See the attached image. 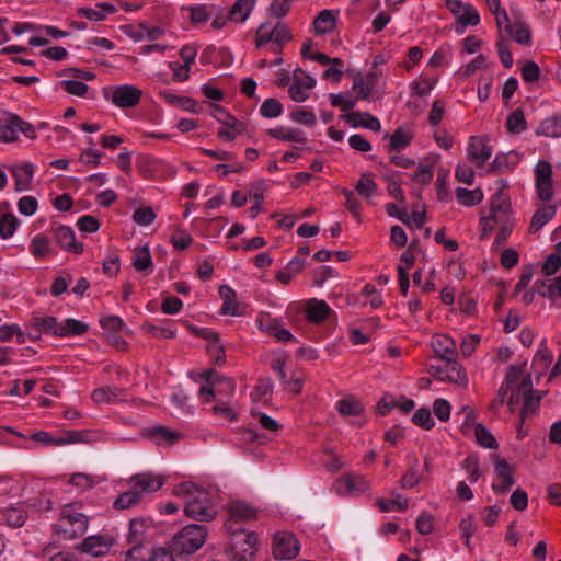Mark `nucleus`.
Wrapping results in <instances>:
<instances>
[{
    "mask_svg": "<svg viewBox=\"0 0 561 561\" xmlns=\"http://www.w3.org/2000/svg\"><path fill=\"white\" fill-rule=\"evenodd\" d=\"M506 127L511 134L515 135H519L525 131L527 128V122L524 113L520 110L513 111L507 117Z\"/></svg>",
    "mask_w": 561,
    "mask_h": 561,
    "instance_id": "49",
    "label": "nucleus"
},
{
    "mask_svg": "<svg viewBox=\"0 0 561 561\" xmlns=\"http://www.w3.org/2000/svg\"><path fill=\"white\" fill-rule=\"evenodd\" d=\"M435 161L431 158L423 159L412 179L421 184H428L433 179Z\"/></svg>",
    "mask_w": 561,
    "mask_h": 561,
    "instance_id": "46",
    "label": "nucleus"
},
{
    "mask_svg": "<svg viewBox=\"0 0 561 561\" xmlns=\"http://www.w3.org/2000/svg\"><path fill=\"white\" fill-rule=\"evenodd\" d=\"M56 242L64 250L70 251L75 254L83 252V244L76 240L75 231L67 226H59L54 230Z\"/></svg>",
    "mask_w": 561,
    "mask_h": 561,
    "instance_id": "23",
    "label": "nucleus"
},
{
    "mask_svg": "<svg viewBox=\"0 0 561 561\" xmlns=\"http://www.w3.org/2000/svg\"><path fill=\"white\" fill-rule=\"evenodd\" d=\"M536 135L560 138L561 137V115L554 114L543 119L535 130Z\"/></svg>",
    "mask_w": 561,
    "mask_h": 561,
    "instance_id": "33",
    "label": "nucleus"
},
{
    "mask_svg": "<svg viewBox=\"0 0 561 561\" xmlns=\"http://www.w3.org/2000/svg\"><path fill=\"white\" fill-rule=\"evenodd\" d=\"M256 0H237L228 12V19L234 23H243L250 16Z\"/></svg>",
    "mask_w": 561,
    "mask_h": 561,
    "instance_id": "31",
    "label": "nucleus"
},
{
    "mask_svg": "<svg viewBox=\"0 0 561 561\" xmlns=\"http://www.w3.org/2000/svg\"><path fill=\"white\" fill-rule=\"evenodd\" d=\"M458 203L466 207H472L483 201V192L481 188L467 190L465 187H457L455 191Z\"/></svg>",
    "mask_w": 561,
    "mask_h": 561,
    "instance_id": "38",
    "label": "nucleus"
},
{
    "mask_svg": "<svg viewBox=\"0 0 561 561\" xmlns=\"http://www.w3.org/2000/svg\"><path fill=\"white\" fill-rule=\"evenodd\" d=\"M377 82V75L368 72L365 76H358L353 83V91L356 93V100H368L374 92Z\"/></svg>",
    "mask_w": 561,
    "mask_h": 561,
    "instance_id": "27",
    "label": "nucleus"
},
{
    "mask_svg": "<svg viewBox=\"0 0 561 561\" xmlns=\"http://www.w3.org/2000/svg\"><path fill=\"white\" fill-rule=\"evenodd\" d=\"M28 510L25 502H19L16 505L8 507L4 511L7 523L11 527H22L26 520Z\"/></svg>",
    "mask_w": 561,
    "mask_h": 561,
    "instance_id": "34",
    "label": "nucleus"
},
{
    "mask_svg": "<svg viewBox=\"0 0 561 561\" xmlns=\"http://www.w3.org/2000/svg\"><path fill=\"white\" fill-rule=\"evenodd\" d=\"M493 148L484 136H471L467 146V156L478 168L482 167L492 156Z\"/></svg>",
    "mask_w": 561,
    "mask_h": 561,
    "instance_id": "13",
    "label": "nucleus"
},
{
    "mask_svg": "<svg viewBox=\"0 0 561 561\" xmlns=\"http://www.w3.org/2000/svg\"><path fill=\"white\" fill-rule=\"evenodd\" d=\"M396 209V204H388L387 205V213L392 216L397 217L399 220H401L403 224L408 225L411 228L414 229H421L424 226L425 222V211L413 209L411 216L408 214L407 210H403L400 215H396L391 209Z\"/></svg>",
    "mask_w": 561,
    "mask_h": 561,
    "instance_id": "30",
    "label": "nucleus"
},
{
    "mask_svg": "<svg viewBox=\"0 0 561 561\" xmlns=\"http://www.w3.org/2000/svg\"><path fill=\"white\" fill-rule=\"evenodd\" d=\"M533 385L529 376H523V373L519 375L515 385H512V388L508 389L507 394V405L512 412L515 411L517 405L524 401V399L531 391Z\"/></svg>",
    "mask_w": 561,
    "mask_h": 561,
    "instance_id": "20",
    "label": "nucleus"
},
{
    "mask_svg": "<svg viewBox=\"0 0 561 561\" xmlns=\"http://www.w3.org/2000/svg\"><path fill=\"white\" fill-rule=\"evenodd\" d=\"M147 522L144 518H133L129 522L127 542L129 545L144 543L146 539Z\"/></svg>",
    "mask_w": 561,
    "mask_h": 561,
    "instance_id": "35",
    "label": "nucleus"
},
{
    "mask_svg": "<svg viewBox=\"0 0 561 561\" xmlns=\"http://www.w3.org/2000/svg\"><path fill=\"white\" fill-rule=\"evenodd\" d=\"M37 208L38 202L34 196H23L18 201V210L26 217L34 215Z\"/></svg>",
    "mask_w": 561,
    "mask_h": 561,
    "instance_id": "63",
    "label": "nucleus"
},
{
    "mask_svg": "<svg viewBox=\"0 0 561 561\" xmlns=\"http://www.w3.org/2000/svg\"><path fill=\"white\" fill-rule=\"evenodd\" d=\"M229 519L226 523L228 531L239 528L238 523L254 519L256 517V510L244 502H231L228 507Z\"/></svg>",
    "mask_w": 561,
    "mask_h": 561,
    "instance_id": "18",
    "label": "nucleus"
},
{
    "mask_svg": "<svg viewBox=\"0 0 561 561\" xmlns=\"http://www.w3.org/2000/svg\"><path fill=\"white\" fill-rule=\"evenodd\" d=\"M459 530L461 533V538L465 540L466 547L471 549L470 540L476 531L474 518L472 514H469L467 517L460 520Z\"/></svg>",
    "mask_w": 561,
    "mask_h": 561,
    "instance_id": "57",
    "label": "nucleus"
},
{
    "mask_svg": "<svg viewBox=\"0 0 561 561\" xmlns=\"http://www.w3.org/2000/svg\"><path fill=\"white\" fill-rule=\"evenodd\" d=\"M336 23V18L330 10H322L313 21V27L317 34L331 33Z\"/></svg>",
    "mask_w": 561,
    "mask_h": 561,
    "instance_id": "41",
    "label": "nucleus"
},
{
    "mask_svg": "<svg viewBox=\"0 0 561 561\" xmlns=\"http://www.w3.org/2000/svg\"><path fill=\"white\" fill-rule=\"evenodd\" d=\"M88 325L73 318L66 319L62 323H59L58 336L67 337L71 335H82L87 332Z\"/></svg>",
    "mask_w": 561,
    "mask_h": 561,
    "instance_id": "43",
    "label": "nucleus"
},
{
    "mask_svg": "<svg viewBox=\"0 0 561 561\" xmlns=\"http://www.w3.org/2000/svg\"><path fill=\"white\" fill-rule=\"evenodd\" d=\"M130 546L125 554V561H149L150 550L144 548L142 543Z\"/></svg>",
    "mask_w": 561,
    "mask_h": 561,
    "instance_id": "64",
    "label": "nucleus"
},
{
    "mask_svg": "<svg viewBox=\"0 0 561 561\" xmlns=\"http://www.w3.org/2000/svg\"><path fill=\"white\" fill-rule=\"evenodd\" d=\"M522 374V368L517 366H511L506 373L505 381L501 385L497 397L493 400L491 407L492 409H496L502 405L505 401L507 402L508 389L512 388V385H515L519 375Z\"/></svg>",
    "mask_w": 561,
    "mask_h": 561,
    "instance_id": "29",
    "label": "nucleus"
},
{
    "mask_svg": "<svg viewBox=\"0 0 561 561\" xmlns=\"http://www.w3.org/2000/svg\"><path fill=\"white\" fill-rule=\"evenodd\" d=\"M518 159L513 151L508 153H499L491 163V171L495 173H504L515 168Z\"/></svg>",
    "mask_w": 561,
    "mask_h": 561,
    "instance_id": "42",
    "label": "nucleus"
},
{
    "mask_svg": "<svg viewBox=\"0 0 561 561\" xmlns=\"http://www.w3.org/2000/svg\"><path fill=\"white\" fill-rule=\"evenodd\" d=\"M337 410L342 415H359L363 412L362 404L354 399H343L337 403Z\"/></svg>",
    "mask_w": 561,
    "mask_h": 561,
    "instance_id": "61",
    "label": "nucleus"
},
{
    "mask_svg": "<svg viewBox=\"0 0 561 561\" xmlns=\"http://www.w3.org/2000/svg\"><path fill=\"white\" fill-rule=\"evenodd\" d=\"M21 221L13 213H0V238L3 240L13 237Z\"/></svg>",
    "mask_w": 561,
    "mask_h": 561,
    "instance_id": "39",
    "label": "nucleus"
},
{
    "mask_svg": "<svg viewBox=\"0 0 561 561\" xmlns=\"http://www.w3.org/2000/svg\"><path fill=\"white\" fill-rule=\"evenodd\" d=\"M412 422L425 430H431L435 425L431 415V411L427 408H421L416 410L412 416Z\"/></svg>",
    "mask_w": 561,
    "mask_h": 561,
    "instance_id": "62",
    "label": "nucleus"
},
{
    "mask_svg": "<svg viewBox=\"0 0 561 561\" xmlns=\"http://www.w3.org/2000/svg\"><path fill=\"white\" fill-rule=\"evenodd\" d=\"M146 435L158 446H171L182 437L181 433L162 425L148 428Z\"/></svg>",
    "mask_w": 561,
    "mask_h": 561,
    "instance_id": "24",
    "label": "nucleus"
},
{
    "mask_svg": "<svg viewBox=\"0 0 561 561\" xmlns=\"http://www.w3.org/2000/svg\"><path fill=\"white\" fill-rule=\"evenodd\" d=\"M144 497L130 486L129 490L121 493L113 502L115 510H129L138 506L142 502Z\"/></svg>",
    "mask_w": 561,
    "mask_h": 561,
    "instance_id": "36",
    "label": "nucleus"
},
{
    "mask_svg": "<svg viewBox=\"0 0 561 561\" xmlns=\"http://www.w3.org/2000/svg\"><path fill=\"white\" fill-rule=\"evenodd\" d=\"M410 466L405 474L400 480L403 489H412L417 485L421 481L419 473V459L415 456L410 457Z\"/></svg>",
    "mask_w": 561,
    "mask_h": 561,
    "instance_id": "45",
    "label": "nucleus"
},
{
    "mask_svg": "<svg viewBox=\"0 0 561 561\" xmlns=\"http://www.w3.org/2000/svg\"><path fill=\"white\" fill-rule=\"evenodd\" d=\"M462 468L467 472L469 480L476 483L480 478L479 458L477 455H469L462 461Z\"/></svg>",
    "mask_w": 561,
    "mask_h": 561,
    "instance_id": "56",
    "label": "nucleus"
},
{
    "mask_svg": "<svg viewBox=\"0 0 561 561\" xmlns=\"http://www.w3.org/2000/svg\"><path fill=\"white\" fill-rule=\"evenodd\" d=\"M481 239H486L495 225L499 227H514L515 219L512 213L510 198L502 192H496L490 199L489 214L481 215Z\"/></svg>",
    "mask_w": 561,
    "mask_h": 561,
    "instance_id": "2",
    "label": "nucleus"
},
{
    "mask_svg": "<svg viewBox=\"0 0 561 561\" xmlns=\"http://www.w3.org/2000/svg\"><path fill=\"white\" fill-rule=\"evenodd\" d=\"M12 176L14 178V185L16 192H24L31 190L33 178L35 174V165L31 162H23L10 168Z\"/></svg>",
    "mask_w": 561,
    "mask_h": 561,
    "instance_id": "19",
    "label": "nucleus"
},
{
    "mask_svg": "<svg viewBox=\"0 0 561 561\" xmlns=\"http://www.w3.org/2000/svg\"><path fill=\"white\" fill-rule=\"evenodd\" d=\"M126 389L116 386H104L95 389L91 398L95 403H116L123 399Z\"/></svg>",
    "mask_w": 561,
    "mask_h": 561,
    "instance_id": "26",
    "label": "nucleus"
},
{
    "mask_svg": "<svg viewBox=\"0 0 561 561\" xmlns=\"http://www.w3.org/2000/svg\"><path fill=\"white\" fill-rule=\"evenodd\" d=\"M19 133L30 139L36 138V131L32 124L23 121L16 114L8 113L7 118L0 123V140L13 142L18 139Z\"/></svg>",
    "mask_w": 561,
    "mask_h": 561,
    "instance_id": "7",
    "label": "nucleus"
},
{
    "mask_svg": "<svg viewBox=\"0 0 561 561\" xmlns=\"http://www.w3.org/2000/svg\"><path fill=\"white\" fill-rule=\"evenodd\" d=\"M256 322L262 332L273 335L280 342L287 343L296 341L295 336L284 327L279 319L272 318L270 314H261Z\"/></svg>",
    "mask_w": 561,
    "mask_h": 561,
    "instance_id": "14",
    "label": "nucleus"
},
{
    "mask_svg": "<svg viewBox=\"0 0 561 561\" xmlns=\"http://www.w3.org/2000/svg\"><path fill=\"white\" fill-rule=\"evenodd\" d=\"M229 533L231 534V556L233 561H252L257 550L256 534L242 528H236V530Z\"/></svg>",
    "mask_w": 561,
    "mask_h": 561,
    "instance_id": "6",
    "label": "nucleus"
},
{
    "mask_svg": "<svg viewBox=\"0 0 561 561\" xmlns=\"http://www.w3.org/2000/svg\"><path fill=\"white\" fill-rule=\"evenodd\" d=\"M493 458L496 478L500 481L493 482L492 489L494 492L503 494L506 493L515 483L513 469L505 459L500 458L497 455H494Z\"/></svg>",
    "mask_w": 561,
    "mask_h": 561,
    "instance_id": "16",
    "label": "nucleus"
},
{
    "mask_svg": "<svg viewBox=\"0 0 561 561\" xmlns=\"http://www.w3.org/2000/svg\"><path fill=\"white\" fill-rule=\"evenodd\" d=\"M290 119L296 124H301L307 127L314 126L317 122L316 114L306 110L305 107H297L295 111H293L290 113Z\"/></svg>",
    "mask_w": 561,
    "mask_h": 561,
    "instance_id": "54",
    "label": "nucleus"
},
{
    "mask_svg": "<svg viewBox=\"0 0 561 561\" xmlns=\"http://www.w3.org/2000/svg\"><path fill=\"white\" fill-rule=\"evenodd\" d=\"M188 12L190 21L193 24H205L213 15L215 8H208L206 4H193L184 8Z\"/></svg>",
    "mask_w": 561,
    "mask_h": 561,
    "instance_id": "40",
    "label": "nucleus"
},
{
    "mask_svg": "<svg viewBox=\"0 0 561 561\" xmlns=\"http://www.w3.org/2000/svg\"><path fill=\"white\" fill-rule=\"evenodd\" d=\"M128 484L144 497L146 494L154 493L160 490L164 484V479L158 473L140 472L131 476L128 480Z\"/></svg>",
    "mask_w": 561,
    "mask_h": 561,
    "instance_id": "12",
    "label": "nucleus"
},
{
    "mask_svg": "<svg viewBox=\"0 0 561 561\" xmlns=\"http://www.w3.org/2000/svg\"><path fill=\"white\" fill-rule=\"evenodd\" d=\"M536 190L539 198L548 202L552 198V167L546 160H540L535 167Z\"/></svg>",
    "mask_w": 561,
    "mask_h": 561,
    "instance_id": "11",
    "label": "nucleus"
},
{
    "mask_svg": "<svg viewBox=\"0 0 561 561\" xmlns=\"http://www.w3.org/2000/svg\"><path fill=\"white\" fill-rule=\"evenodd\" d=\"M113 538L110 536L95 535L83 539L77 549L93 557L106 554L113 546Z\"/></svg>",
    "mask_w": 561,
    "mask_h": 561,
    "instance_id": "17",
    "label": "nucleus"
},
{
    "mask_svg": "<svg viewBox=\"0 0 561 561\" xmlns=\"http://www.w3.org/2000/svg\"><path fill=\"white\" fill-rule=\"evenodd\" d=\"M316 87V79L306 76L299 78L296 73L294 75L293 83L288 88V94L290 99L297 103H302L309 99L311 90Z\"/></svg>",
    "mask_w": 561,
    "mask_h": 561,
    "instance_id": "21",
    "label": "nucleus"
},
{
    "mask_svg": "<svg viewBox=\"0 0 561 561\" xmlns=\"http://www.w3.org/2000/svg\"><path fill=\"white\" fill-rule=\"evenodd\" d=\"M157 215L151 207H139L133 214V220L139 226L151 225Z\"/></svg>",
    "mask_w": 561,
    "mask_h": 561,
    "instance_id": "60",
    "label": "nucleus"
},
{
    "mask_svg": "<svg viewBox=\"0 0 561 561\" xmlns=\"http://www.w3.org/2000/svg\"><path fill=\"white\" fill-rule=\"evenodd\" d=\"M300 550L299 540L290 533L282 531L274 536L273 556L276 559L289 560L295 558Z\"/></svg>",
    "mask_w": 561,
    "mask_h": 561,
    "instance_id": "9",
    "label": "nucleus"
},
{
    "mask_svg": "<svg viewBox=\"0 0 561 561\" xmlns=\"http://www.w3.org/2000/svg\"><path fill=\"white\" fill-rule=\"evenodd\" d=\"M291 39V31L283 20L270 19L263 22L257 27L255 34L256 47H262L267 43H272L274 51H280L283 46Z\"/></svg>",
    "mask_w": 561,
    "mask_h": 561,
    "instance_id": "4",
    "label": "nucleus"
},
{
    "mask_svg": "<svg viewBox=\"0 0 561 561\" xmlns=\"http://www.w3.org/2000/svg\"><path fill=\"white\" fill-rule=\"evenodd\" d=\"M28 328L36 333V339H41L42 333L58 336L59 332V323L51 316L32 318Z\"/></svg>",
    "mask_w": 561,
    "mask_h": 561,
    "instance_id": "25",
    "label": "nucleus"
},
{
    "mask_svg": "<svg viewBox=\"0 0 561 561\" xmlns=\"http://www.w3.org/2000/svg\"><path fill=\"white\" fill-rule=\"evenodd\" d=\"M444 362V366L432 367L435 369L434 376L442 381H448L460 387H467L468 377L462 366L455 358H448Z\"/></svg>",
    "mask_w": 561,
    "mask_h": 561,
    "instance_id": "10",
    "label": "nucleus"
},
{
    "mask_svg": "<svg viewBox=\"0 0 561 561\" xmlns=\"http://www.w3.org/2000/svg\"><path fill=\"white\" fill-rule=\"evenodd\" d=\"M28 249L35 259L46 257L54 252L50 239L44 233L35 234L30 241Z\"/></svg>",
    "mask_w": 561,
    "mask_h": 561,
    "instance_id": "32",
    "label": "nucleus"
},
{
    "mask_svg": "<svg viewBox=\"0 0 561 561\" xmlns=\"http://www.w3.org/2000/svg\"><path fill=\"white\" fill-rule=\"evenodd\" d=\"M331 312V307L322 299L312 298L306 302L305 317L310 323H322Z\"/></svg>",
    "mask_w": 561,
    "mask_h": 561,
    "instance_id": "22",
    "label": "nucleus"
},
{
    "mask_svg": "<svg viewBox=\"0 0 561 561\" xmlns=\"http://www.w3.org/2000/svg\"><path fill=\"white\" fill-rule=\"evenodd\" d=\"M330 102L332 106L340 108L342 112L346 114L355 107L357 100L350 99L343 93H331Z\"/></svg>",
    "mask_w": 561,
    "mask_h": 561,
    "instance_id": "58",
    "label": "nucleus"
},
{
    "mask_svg": "<svg viewBox=\"0 0 561 561\" xmlns=\"http://www.w3.org/2000/svg\"><path fill=\"white\" fill-rule=\"evenodd\" d=\"M376 190L377 184L368 174H363L355 186V191L365 198H370Z\"/></svg>",
    "mask_w": 561,
    "mask_h": 561,
    "instance_id": "55",
    "label": "nucleus"
},
{
    "mask_svg": "<svg viewBox=\"0 0 561 561\" xmlns=\"http://www.w3.org/2000/svg\"><path fill=\"white\" fill-rule=\"evenodd\" d=\"M266 134L275 139L294 144H306L307 141L305 131L299 128H286L284 126H277L275 128L267 129Z\"/></svg>",
    "mask_w": 561,
    "mask_h": 561,
    "instance_id": "28",
    "label": "nucleus"
},
{
    "mask_svg": "<svg viewBox=\"0 0 561 561\" xmlns=\"http://www.w3.org/2000/svg\"><path fill=\"white\" fill-rule=\"evenodd\" d=\"M474 436L477 443L484 447L490 449L497 448V443L493 436V434L481 423L476 424L474 426Z\"/></svg>",
    "mask_w": 561,
    "mask_h": 561,
    "instance_id": "50",
    "label": "nucleus"
},
{
    "mask_svg": "<svg viewBox=\"0 0 561 561\" xmlns=\"http://www.w3.org/2000/svg\"><path fill=\"white\" fill-rule=\"evenodd\" d=\"M207 528L203 525L190 524L178 533L171 541V549L178 554H192L206 541Z\"/></svg>",
    "mask_w": 561,
    "mask_h": 561,
    "instance_id": "5",
    "label": "nucleus"
},
{
    "mask_svg": "<svg viewBox=\"0 0 561 561\" xmlns=\"http://www.w3.org/2000/svg\"><path fill=\"white\" fill-rule=\"evenodd\" d=\"M541 398L539 396H534L533 391L524 399L523 407L520 410V419L524 421L527 417L535 414L540 404Z\"/></svg>",
    "mask_w": 561,
    "mask_h": 561,
    "instance_id": "59",
    "label": "nucleus"
},
{
    "mask_svg": "<svg viewBox=\"0 0 561 561\" xmlns=\"http://www.w3.org/2000/svg\"><path fill=\"white\" fill-rule=\"evenodd\" d=\"M176 494L187 499L185 513L188 517L199 522H209L216 517L217 510L213 504L211 495L206 490L193 482H184L178 486Z\"/></svg>",
    "mask_w": 561,
    "mask_h": 561,
    "instance_id": "1",
    "label": "nucleus"
},
{
    "mask_svg": "<svg viewBox=\"0 0 561 561\" xmlns=\"http://www.w3.org/2000/svg\"><path fill=\"white\" fill-rule=\"evenodd\" d=\"M131 264L137 272L147 271L152 265L149 247L137 248L133 253Z\"/></svg>",
    "mask_w": 561,
    "mask_h": 561,
    "instance_id": "47",
    "label": "nucleus"
},
{
    "mask_svg": "<svg viewBox=\"0 0 561 561\" xmlns=\"http://www.w3.org/2000/svg\"><path fill=\"white\" fill-rule=\"evenodd\" d=\"M88 528V518L72 505L62 508L60 517L54 525V531L62 540H72L82 536Z\"/></svg>",
    "mask_w": 561,
    "mask_h": 561,
    "instance_id": "3",
    "label": "nucleus"
},
{
    "mask_svg": "<svg viewBox=\"0 0 561 561\" xmlns=\"http://www.w3.org/2000/svg\"><path fill=\"white\" fill-rule=\"evenodd\" d=\"M459 24L462 27L468 25L476 26L480 23V14L478 10L469 2H466V7L456 16Z\"/></svg>",
    "mask_w": 561,
    "mask_h": 561,
    "instance_id": "48",
    "label": "nucleus"
},
{
    "mask_svg": "<svg viewBox=\"0 0 561 561\" xmlns=\"http://www.w3.org/2000/svg\"><path fill=\"white\" fill-rule=\"evenodd\" d=\"M142 91L131 84H122L112 89L111 95L105 91V96L121 108L134 107L141 99Z\"/></svg>",
    "mask_w": 561,
    "mask_h": 561,
    "instance_id": "8",
    "label": "nucleus"
},
{
    "mask_svg": "<svg viewBox=\"0 0 561 561\" xmlns=\"http://www.w3.org/2000/svg\"><path fill=\"white\" fill-rule=\"evenodd\" d=\"M506 31L518 44L528 45L530 43V31L524 23L507 24Z\"/></svg>",
    "mask_w": 561,
    "mask_h": 561,
    "instance_id": "51",
    "label": "nucleus"
},
{
    "mask_svg": "<svg viewBox=\"0 0 561 561\" xmlns=\"http://www.w3.org/2000/svg\"><path fill=\"white\" fill-rule=\"evenodd\" d=\"M282 113L283 105L274 98L266 99L260 107V114L265 118H276L280 116Z\"/></svg>",
    "mask_w": 561,
    "mask_h": 561,
    "instance_id": "52",
    "label": "nucleus"
},
{
    "mask_svg": "<svg viewBox=\"0 0 561 561\" xmlns=\"http://www.w3.org/2000/svg\"><path fill=\"white\" fill-rule=\"evenodd\" d=\"M412 140L409 133L398 128L390 137V144L388 146L389 151H400L407 148Z\"/></svg>",
    "mask_w": 561,
    "mask_h": 561,
    "instance_id": "53",
    "label": "nucleus"
},
{
    "mask_svg": "<svg viewBox=\"0 0 561 561\" xmlns=\"http://www.w3.org/2000/svg\"><path fill=\"white\" fill-rule=\"evenodd\" d=\"M369 482L360 474H345L336 482V491L341 495L357 496L367 492Z\"/></svg>",
    "mask_w": 561,
    "mask_h": 561,
    "instance_id": "15",
    "label": "nucleus"
},
{
    "mask_svg": "<svg viewBox=\"0 0 561 561\" xmlns=\"http://www.w3.org/2000/svg\"><path fill=\"white\" fill-rule=\"evenodd\" d=\"M556 206H542L536 210L531 218L529 230L535 233L539 231L546 224H548L556 215Z\"/></svg>",
    "mask_w": 561,
    "mask_h": 561,
    "instance_id": "37",
    "label": "nucleus"
},
{
    "mask_svg": "<svg viewBox=\"0 0 561 561\" xmlns=\"http://www.w3.org/2000/svg\"><path fill=\"white\" fill-rule=\"evenodd\" d=\"M455 342L446 335H439L434 341L435 353H437L443 360L455 358Z\"/></svg>",
    "mask_w": 561,
    "mask_h": 561,
    "instance_id": "44",
    "label": "nucleus"
}]
</instances>
